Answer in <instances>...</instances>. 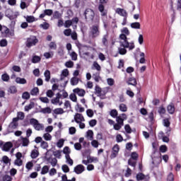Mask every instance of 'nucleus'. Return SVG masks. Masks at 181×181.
Returning a JSON list of instances; mask_svg holds the SVG:
<instances>
[{"label":"nucleus","instance_id":"1","mask_svg":"<svg viewBox=\"0 0 181 181\" xmlns=\"http://www.w3.org/2000/svg\"><path fill=\"white\" fill-rule=\"evenodd\" d=\"M121 34L119 35V44L122 47H127L129 50H134L135 49V44L134 42H128L127 36H129V30L128 28H123L121 30Z\"/></svg>","mask_w":181,"mask_h":181},{"label":"nucleus","instance_id":"2","mask_svg":"<svg viewBox=\"0 0 181 181\" xmlns=\"http://www.w3.org/2000/svg\"><path fill=\"white\" fill-rule=\"evenodd\" d=\"M95 48H93L88 46H83L80 48L81 56L86 60H94L95 57Z\"/></svg>","mask_w":181,"mask_h":181},{"label":"nucleus","instance_id":"3","mask_svg":"<svg viewBox=\"0 0 181 181\" xmlns=\"http://www.w3.org/2000/svg\"><path fill=\"white\" fill-rule=\"evenodd\" d=\"M71 122H76L78 124L81 129H84V128H86V124L84 123L86 122V119L82 114L76 113L74 116V119L71 120Z\"/></svg>","mask_w":181,"mask_h":181},{"label":"nucleus","instance_id":"4","mask_svg":"<svg viewBox=\"0 0 181 181\" xmlns=\"http://www.w3.org/2000/svg\"><path fill=\"white\" fill-rule=\"evenodd\" d=\"M89 36L93 39L100 36V25L98 24L93 25L90 28Z\"/></svg>","mask_w":181,"mask_h":181},{"label":"nucleus","instance_id":"5","mask_svg":"<svg viewBox=\"0 0 181 181\" xmlns=\"http://www.w3.org/2000/svg\"><path fill=\"white\" fill-rule=\"evenodd\" d=\"M30 124L33 125V128L36 131H43L45 129V125H43V124L39 123V121L36 119H30Z\"/></svg>","mask_w":181,"mask_h":181},{"label":"nucleus","instance_id":"6","mask_svg":"<svg viewBox=\"0 0 181 181\" xmlns=\"http://www.w3.org/2000/svg\"><path fill=\"white\" fill-rule=\"evenodd\" d=\"M12 146H13V144L11 141L4 143L3 141H0V148L4 152H9Z\"/></svg>","mask_w":181,"mask_h":181},{"label":"nucleus","instance_id":"7","mask_svg":"<svg viewBox=\"0 0 181 181\" xmlns=\"http://www.w3.org/2000/svg\"><path fill=\"white\" fill-rule=\"evenodd\" d=\"M5 16H6V18H8L10 21H13V19H16V18L19 16V13L18 12L13 13V11L11 9H7L6 10V12H5Z\"/></svg>","mask_w":181,"mask_h":181},{"label":"nucleus","instance_id":"8","mask_svg":"<svg viewBox=\"0 0 181 181\" xmlns=\"http://www.w3.org/2000/svg\"><path fill=\"white\" fill-rule=\"evenodd\" d=\"M86 19H89V21H93L95 16L94 11L91 8H86L84 12Z\"/></svg>","mask_w":181,"mask_h":181},{"label":"nucleus","instance_id":"9","mask_svg":"<svg viewBox=\"0 0 181 181\" xmlns=\"http://www.w3.org/2000/svg\"><path fill=\"white\" fill-rule=\"evenodd\" d=\"M38 42L39 40L37 38H36V37L30 36L27 39L26 46L27 47H32V46H35Z\"/></svg>","mask_w":181,"mask_h":181},{"label":"nucleus","instance_id":"10","mask_svg":"<svg viewBox=\"0 0 181 181\" xmlns=\"http://www.w3.org/2000/svg\"><path fill=\"white\" fill-rule=\"evenodd\" d=\"M16 159L14 160V165L16 166H22L23 165V160H22V153L18 152L16 154Z\"/></svg>","mask_w":181,"mask_h":181},{"label":"nucleus","instance_id":"11","mask_svg":"<svg viewBox=\"0 0 181 181\" xmlns=\"http://www.w3.org/2000/svg\"><path fill=\"white\" fill-rule=\"evenodd\" d=\"M62 98V94L59 93L56 94V98H54L51 100L52 104L54 105H57V104L60 106L63 104V101H60V99Z\"/></svg>","mask_w":181,"mask_h":181},{"label":"nucleus","instance_id":"12","mask_svg":"<svg viewBox=\"0 0 181 181\" xmlns=\"http://www.w3.org/2000/svg\"><path fill=\"white\" fill-rule=\"evenodd\" d=\"M119 152V146L118 144H115L112 148L110 159H115V157L118 156Z\"/></svg>","mask_w":181,"mask_h":181},{"label":"nucleus","instance_id":"13","mask_svg":"<svg viewBox=\"0 0 181 181\" xmlns=\"http://www.w3.org/2000/svg\"><path fill=\"white\" fill-rule=\"evenodd\" d=\"M84 170H86V168L81 164L76 165L74 169V172H75L76 175H81Z\"/></svg>","mask_w":181,"mask_h":181},{"label":"nucleus","instance_id":"14","mask_svg":"<svg viewBox=\"0 0 181 181\" xmlns=\"http://www.w3.org/2000/svg\"><path fill=\"white\" fill-rule=\"evenodd\" d=\"M74 94H77L79 97H84L86 95V90L80 88H76L73 90Z\"/></svg>","mask_w":181,"mask_h":181},{"label":"nucleus","instance_id":"15","mask_svg":"<svg viewBox=\"0 0 181 181\" xmlns=\"http://www.w3.org/2000/svg\"><path fill=\"white\" fill-rule=\"evenodd\" d=\"M53 15V10L52 9H45L44 10L43 13H41L39 16L40 19H43L45 16H52Z\"/></svg>","mask_w":181,"mask_h":181},{"label":"nucleus","instance_id":"16","mask_svg":"<svg viewBox=\"0 0 181 181\" xmlns=\"http://www.w3.org/2000/svg\"><path fill=\"white\" fill-rule=\"evenodd\" d=\"M127 118V115L122 114V115L116 117L117 124L124 127V120Z\"/></svg>","mask_w":181,"mask_h":181},{"label":"nucleus","instance_id":"17","mask_svg":"<svg viewBox=\"0 0 181 181\" xmlns=\"http://www.w3.org/2000/svg\"><path fill=\"white\" fill-rule=\"evenodd\" d=\"M18 121V119L15 117L13 118L12 122L8 125L9 128H11V129H16L18 128V125H19Z\"/></svg>","mask_w":181,"mask_h":181},{"label":"nucleus","instance_id":"18","mask_svg":"<svg viewBox=\"0 0 181 181\" xmlns=\"http://www.w3.org/2000/svg\"><path fill=\"white\" fill-rule=\"evenodd\" d=\"M116 13L124 18H128V13L124 8H117Z\"/></svg>","mask_w":181,"mask_h":181},{"label":"nucleus","instance_id":"19","mask_svg":"<svg viewBox=\"0 0 181 181\" xmlns=\"http://www.w3.org/2000/svg\"><path fill=\"white\" fill-rule=\"evenodd\" d=\"M175 104H173V103H170L167 106V110L169 114H175Z\"/></svg>","mask_w":181,"mask_h":181},{"label":"nucleus","instance_id":"20","mask_svg":"<svg viewBox=\"0 0 181 181\" xmlns=\"http://www.w3.org/2000/svg\"><path fill=\"white\" fill-rule=\"evenodd\" d=\"M86 138L89 141H93V139H94V132H93V130H88L86 132Z\"/></svg>","mask_w":181,"mask_h":181},{"label":"nucleus","instance_id":"21","mask_svg":"<svg viewBox=\"0 0 181 181\" xmlns=\"http://www.w3.org/2000/svg\"><path fill=\"white\" fill-rule=\"evenodd\" d=\"M98 10L100 11L101 16H107V11H105L104 5L100 4L98 6Z\"/></svg>","mask_w":181,"mask_h":181},{"label":"nucleus","instance_id":"22","mask_svg":"<svg viewBox=\"0 0 181 181\" xmlns=\"http://www.w3.org/2000/svg\"><path fill=\"white\" fill-rule=\"evenodd\" d=\"M39 156V151L37 149H33L31 151L30 157L32 159H36Z\"/></svg>","mask_w":181,"mask_h":181},{"label":"nucleus","instance_id":"23","mask_svg":"<svg viewBox=\"0 0 181 181\" xmlns=\"http://www.w3.org/2000/svg\"><path fill=\"white\" fill-rule=\"evenodd\" d=\"M54 114L56 115H62V114H64V110L62 107L56 108L53 110Z\"/></svg>","mask_w":181,"mask_h":181},{"label":"nucleus","instance_id":"24","mask_svg":"<svg viewBox=\"0 0 181 181\" xmlns=\"http://www.w3.org/2000/svg\"><path fill=\"white\" fill-rule=\"evenodd\" d=\"M24 18L28 23H33V22H35L36 21L35 16H24Z\"/></svg>","mask_w":181,"mask_h":181},{"label":"nucleus","instance_id":"25","mask_svg":"<svg viewBox=\"0 0 181 181\" xmlns=\"http://www.w3.org/2000/svg\"><path fill=\"white\" fill-rule=\"evenodd\" d=\"M22 146H28L30 141L28 137H21Z\"/></svg>","mask_w":181,"mask_h":181},{"label":"nucleus","instance_id":"26","mask_svg":"<svg viewBox=\"0 0 181 181\" xmlns=\"http://www.w3.org/2000/svg\"><path fill=\"white\" fill-rule=\"evenodd\" d=\"M1 32L2 33V35L4 37H6V36L8 35V33H9V28H8L6 26H3Z\"/></svg>","mask_w":181,"mask_h":181},{"label":"nucleus","instance_id":"27","mask_svg":"<svg viewBox=\"0 0 181 181\" xmlns=\"http://www.w3.org/2000/svg\"><path fill=\"white\" fill-rule=\"evenodd\" d=\"M16 83H17V84H26L27 81L24 78L17 77L16 78Z\"/></svg>","mask_w":181,"mask_h":181},{"label":"nucleus","instance_id":"28","mask_svg":"<svg viewBox=\"0 0 181 181\" xmlns=\"http://www.w3.org/2000/svg\"><path fill=\"white\" fill-rule=\"evenodd\" d=\"M102 42L103 46H108V33L103 35L102 38Z\"/></svg>","mask_w":181,"mask_h":181},{"label":"nucleus","instance_id":"29","mask_svg":"<svg viewBox=\"0 0 181 181\" xmlns=\"http://www.w3.org/2000/svg\"><path fill=\"white\" fill-rule=\"evenodd\" d=\"M127 84L129 86H134L135 87L138 83L136 82V79H135L134 78H130L127 81Z\"/></svg>","mask_w":181,"mask_h":181},{"label":"nucleus","instance_id":"30","mask_svg":"<svg viewBox=\"0 0 181 181\" xmlns=\"http://www.w3.org/2000/svg\"><path fill=\"white\" fill-rule=\"evenodd\" d=\"M17 119V121H19L21 119V121L25 119V113L23 112H17V117H14Z\"/></svg>","mask_w":181,"mask_h":181},{"label":"nucleus","instance_id":"31","mask_svg":"<svg viewBox=\"0 0 181 181\" xmlns=\"http://www.w3.org/2000/svg\"><path fill=\"white\" fill-rule=\"evenodd\" d=\"M92 69L97 70V71H101V66L97 62H94L92 66Z\"/></svg>","mask_w":181,"mask_h":181},{"label":"nucleus","instance_id":"32","mask_svg":"<svg viewBox=\"0 0 181 181\" xmlns=\"http://www.w3.org/2000/svg\"><path fill=\"white\" fill-rule=\"evenodd\" d=\"M65 159H66V163H68V165H70V166H73V164L74 163V162L73 161V159H71V158H70V155L65 156Z\"/></svg>","mask_w":181,"mask_h":181},{"label":"nucleus","instance_id":"33","mask_svg":"<svg viewBox=\"0 0 181 181\" xmlns=\"http://www.w3.org/2000/svg\"><path fill=\"white\" fill-rule=\"evenodd\" d=\"M49 169L50 168L48 167V165H44L41 169V175H47V173H49Z\"/></svg>","mask_w":181,"mask_h":181},{"label":"nucleus","instance_id":"34","mask_svg":"<svg viewBox=\"0 0 181 181\" xmlns=\"http://www.w3.org/2000/svg\"><path fill=\"white\" fill-rule=\"evenodd\" d=\"M119 109L122 112H127L128 111V107H127V105L122 103L119 105Z\"/></svg>","mask_w":181,"mask_h":181},{"label":"nucleus","instance_id":"35","mask_svg":"<svg viewBox=\"0 0 181 181\" xmlns=\"http://www.w3.org/2000/svg\"><path fill=\"white\" fill-rule=\"evenodd\" d=\"M79 78L77 77H73L71 78V86H77L78 84Z\"/></svg>","mask_w":181,"mask_h":181},{"label":"nucleus","instance_id":"36","mask_svg":"<svg viewBox=\"0 0 181 181\" xmlns=\"http://www.w3.org/2000/svg\"><path fill=\"white\" fill-rule=\"evenodd\" d=\"M44 76L45 77V81H50V71L46 70L44 73Z\"/></svg>","mask_w":181,"mask_h":181},{"label":"nucleus","instance_id":"37","mask_svg":"<svg viewBox=\"0 0 181 181\" xmlns=\"http://www.w3.org/2000/svg\"><path fill=\"white\" fill-rule=\"evenodd\" d=\"M130 26L132 29H141V23L138 22L131 23Z\"/></svg>","mask_w":181,"mask_h":181},{"label":"nucleus","instance_id":"38","mask_svg":"<svg viewBox=\"0 0 181 181\" xmlns=\"http://www.w3.org/2000/svg\"><path fill=\"white\" fill-rule=\"evenodd\" d=\"M127 49H128V47H119L118 48V52L120 54L124 55V54H127Z\"/></svg>","mask_w":181,"mask_h":181},{"label":"nucleus","instance_id":"39","mask_svg":"<svg viewBox=\"0 0 181 181\" xmlns=\"http://www.w3.org/2000/svg\"><path fill=\"white\" fill-rule=\"evenodd\" d=\"M1 162H4L6 165L11 163V159L7 156H4Z\"/></svg>","mask_w":181,"mask_h":181},{"label":"nucleus","instance_id":"40","mask_svg":"<svg viewBox=\"0 0 181 181\" xmlns=\"http://www.w3.org/2000/svg\"><path fill=\"white\" fill-rule=\"evenodd\" d=\"M40 60H41L40 57H39L37 55H35L33 57L32 63H34V64L39 63V62H40Z\"/></svg>","mask_w":181,"mask_h":181},{"label":"nucleus","instance_id":"41","mask_svg":"<svg viewBox=\"0 0 181 181\" xmlns=\"http://www.w3.org/2000/svg\"><path fill=\"white\" fill-rule=\"evenodd\" d=\"M93 78H94L96 83H98V81H100V79L101 78V77H100V72L93 74Z\"/></svg>","mask_w":181,"mask_h":181},{"label":"nucleus","instance_id":"42","mask_svg":"<svg viewBox=\"0 0 181 181\" xmlns=\"http://www.w3.org/2000/svg\"><path fill=\"white\" fill-rule=\"evenodd\" d=\"M63 153H64L65 156H67V155H70V153H71L70 148H69V146L64 147L63 149Z\"/></svg>","mask_w":181,"mask_h":181},{"label":"nucleus","instance_id":"43","mask_svg":"<svg viewBox=\"0 0 181 181\" xmlns=\"http://www.w3.org/2000/svg\"><path fill=\"white\" fill-rule=\"evenodd\" d=\"M41 112H42V114H51L52 109L50 107L42 108L41 110Z\"/></svg>","mask_w":181,"mask_h":181},{"label":"nucleus","instance_id":"44","mask_svg":"<svg viewBox=\"0 0 181 181\" xmlns=\"http://www.w3.org/2000/svg\"><path fill=\"white\" fill-rule=\"evenodd\" d=\"M31 95H37L39 94V88L35 87L33 88L30 91Z\"/></svg>","mask_w":181,"mask_h":181},{"label":"nucleus","instance_id":"45","mask_svg":"<svg viewBox=\"0 0 181 181\" xmlns=\"http://www.w3.org/2000/svg\"><path fill=\"white\" fill-rule=\"evenodd\" d=\"M49 163L52 165V168H54L57 165V158H53L49 159Z\"/></svg>","mask_w":181,"mask_h":181},{"label":"nucleus","instance_id":"46","mask_svg":"<svg viewBox=\"0 0 181 181\" xmlns=\"http://www.w3.org/2000/svg\"><path fill=\"white\" fill-rule=\"evenodd\" d=\"M69 99L73 101V103H77V96L76 93H71L69 95Z\"/></svg>","mask_w":181,"mask_h":181},{"label":"nucleus","instance_id":"47","mask_svg":"<svg viewBox=\"0 0 181 181\" xmlns=\"http://www.w3.org/2000/svg\"><path fill=\"white\" fill-rule=\"evenodd\" d=\"M43 138L45 141H52V135L49 133L44 134Z\"/></svg>","mask_w":181,"mask_h":181},{"label":"nucleus","instance_id":"48","mask_svg":"<svg viewBox=\"0 0 181 181\" xmlns=\"http://www.w3.org/2000/svg\"><path fill=\"white\" fill-rule=\"evenodd\" d=\"M53 56H54L53 52L44 53V57H45V59H52Z\"/></svg>","mask_w":181,"mask_h":181},{"label":"nucleus","instance_id":"49","mask_svg":"<svg viewBox=\"0 0 181 181\" xmlns=\"http://www.w3.org/2000/svg\"><path fill=\"white\" fill-rule=\"evenodd\" d=\"M16 91H17L16 87H15V86H11L8 89V93H9L10 94H15V93H16Z\"/></svg>","mask_w":181,"mask_h":181},{"label":"nucleus","instance_id":"50","mask_svg":"<svg viewBox=\"0 0 181 181\" xmlns=\"http://www.w3.org/2000/svg\"><path fill=\"white\" fill-rule=\"evenodd\" d=\"M158 114H160V115H163V114H165V112H166V109H165V107H163V106H160V107H158Z\"/></svg>","mask_w":181,"mask_h":181},{"label":"nucleus","instance_id":"51","mask_svg":"<svg viewBox=\"0 0 181 181\" xmlns=\"http://www.w3.org/2000/svg\"><path fill=\"white\" fill-rule=\"evenodd\" d=\"M110 116L112 117L113 118H116V117H117L118 115V111H117V110L113 109L110 111Z\"/></svg>","mask_w":181,"mask_h":181},{"label":"nucleus","instance_id":"52","mask_svg":"<svg viewBox=\"0 0 181 181\" xmlns=\"http://www.w3.org/2000/svg\"><path fill=\"white\" fill-rule=\"evenodd\" d=\"M40 100L41 103H44L45 104H49L50 100L47 97H40Z\"/></svg>","mask_w":181,"mask_h":181},{"label":"nucleus","instance_id":"53","mask_svg":"<svg viewBox=\"0 0 181 181\" xmlns=\"http://www.w3.org/2000/svg\"><path fill=\"white\" fill-rule=\"evenodd\" d=\"M89 163H93V162H98V158L97 157H88Z\"/></svg>","mask_w":181,"mask_h":181},{"label":"nucleus","instance_id":"54","mask_svg":"<svg viewBox=\"0 0 181 181\" xmlns=\"http://www.w3.org/2000/svg\"><path fill=\"white\" fill-rule=\"evenodd\" d=\"M22 98L23 100H29L30 98V94L28 92H24L22 95Z\"/></svg>","mask_w":181,"mask_h":181},{"label":"nucleus","instance_id":"55","mask_svg":"<svg viewBox=\"0 0 181 181\" xmlns=\"http://www.w3.org/2000/svg\"><path fill=\"white\" fill-rule=\"evenodd\" d=\"M53 18L54 19H60L62 18V13H60L59 11H54Z\"/></svg>","mask_w":181,"mask_h":181},{"label":"nucleus","instance_id":"56","mask_svg":"<svg viewBox=\"0 0 181 181\" xmlns=\"http://www.w3.org/2000/svg\"><path fill=\"white\" fill-rule=\"evenodd\" d=\"M107 83L108 84V86H114V84H115V81L112 78H108L107 79Z\"/></svg>","mask_w":181,"mask_h":181},{"label":"nucleus","instance_id":"57","mask_svg":"<svg viewBox=\"0 0 181 181\" xmlns=\"http://www.w3.org/2000/svg\"><path fill=\"white\" fill-rule=\"evenodd\" d=\"M46 94H47V97H49V98H52V97L54 95V93L52 90H48Z\"/></svg>","mask_w":181,"mask_h":181},{"label":"nucleus","instance_id":"58","mask_svg":"<svg viewBox=\"0 0 181 181\" xmlns=\"http://www.w3.org/2000/svg\"><path fill=\"white\" fill-rule=\"evenodd\" d=\"M76 131L77 130L76 129V127H69V132L70 135H74V134H76Z\"/></svg>","mask_w":181,"mask_h":181},{"label":"nucleus","instance_id":"59","mask_svg":"<svg viewBox=\"0 0 181 181\" xmlns=\"http://www.w3.org/2000/svg\"><path fill=\"white\" fill-rule=\"evenodd\" d=\"M62 180H63V181H76V177H73L71 180H68L67 179V175H63L62 176Z\"/></svg>","mask_w":181,"mask_h":181},{"label":"nucleus","instance_id":"60","mask_svg":"<svg viewBox=\"0 0 181 181\" xmlns=\"http://www.w3.org/2000/svg\"><path fill=\"white\" fill-rule=\"evenodd\" d=\"M175 180V176L173 175V173H170L167 177V181H173Z\"/></svg>","mask_w":181,"mask_h":181},{"label":"nucleus","instance_id":"61","mask_svg":"<svg viewBox=\"0 0 181 181\" xmlns=\"http://www.w3.org/2000/svg\"><path fill=\"white\" fill-rule=\"evenodd\" d=\"M1 80L3 81H9V75L8 74H4L1 76Z\"/></svg>","mask_w":181,"mask_h":181},{"label":"nucleus","instance_id":"62","mask_svg":"<svg viewBox=\"0 0 181 181\" xmlns=\"http://www.w3.org/2000/svg\"><path fill=\"white\" fill-rule=\"evenodd\" d=\"M90 144L93 148H98V145H100V144L98 143V141L97 140H92Z\"/></svg>","mask_w":181,"mask_h":181},{"label":"nucleus","instance_id":"63","mask_svg":"<svg viewBox=\"0 0 181 181\" xmlns=\"http://www.w3.org/2000/svg\"><path fill=\"white\" fill-rule=\"evenodd\" d=\"M70 56L71 57V60H74V62H76V60H77V53L72 52L70 54Z\"/></svg>","mask_w":181,"mask_h":181},{"label":"nucleus","instance_id":"64","mask_svg":"<svg viewBox=\"0 0 181 181\" xmlns=\"http://www.w3.org/2000/svg\"><path fill=\"white\" fill-rule=\"evenodd\" d=\"M3 181H12L11 175H6L3 177Z\"/></svg>","mask_w":181,"mask_h":181}]
</instances>
